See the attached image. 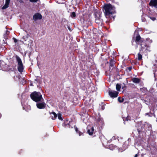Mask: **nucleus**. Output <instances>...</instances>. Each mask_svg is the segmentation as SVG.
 Wrapping results in <instances>:
<instances>
[{
  "label": "nucleus",
  "mask_w": 157,
  "mask_h": 157,
  "mask_svg": "<svg viewBox=\"0 0 157 157\" xmlns=\"http://www.w3.org/2000/svg\"><path fill=\"white\" fill-rule=\"evenodd\" d=\"M105 15L107 18L114 20L115 16L113 14L115 12L114 8L110 4H106L104 7Z\"/></svg>",
  "instance_id": "nucleus-1"
},
{
  "label": "nucleus",
  "mask_w": 157,
  "mask_h": 157,
  "mask_svg": "<svg viewBox=\"0 0 157 157\" xmlns=\"http://www.w3.org/2000/svg\"><path fill=\"white\" fill-rule=\"evenodd\" d=\"M30 97L33 101L36 102L44 101L42 95L40 92L34 91L31 94Z\"/></svg>",
  "instance_id": "nucleus-2"
},
{
  "label": "nucleus",
  "mask_w": 157,
  "mask_h": 157,
  "mask_svg": "<svg viewBox=\"0 0 157 157\" xmlns=\"http://www.w3.org/2000/svg\"><path fill=\"white\" fill-rule=\"evenodd\" d=\"M95 18V22L99 25L102 26L103 25V21L101 18V14L100 12L96 11L94 13Z\"/></svg>",
  "instance_id": "nucleus-3"
},
{
  "label": "nucleus",
  "mask_w": 157,
  "mask_h": 157,
  "mask_svg": "<svg viewBox=\"0 0 157 157\" xmlns=\"http://www.w3.org/2000/svg\"><path fill=\"white\" fill-rule=\"evenodd\" d=\"M16 58L17 62L18 63V70L19 72L22 73L23 71L24 67L21 59L17 56H16Z\"/></svg>",
  "instance_id": "nucleus-4"
},
{
  "label": "nucleus",
  "mask_w": 157,
  "mask_h": 157,
  "mask_svg": "<svg viewBox=\"0 0 157 157\" xmlns=\"http://www.w3.org/2000/svg\"><path fill=\"white\" fill-rule=\"evenodd\" d=\"M135 42L137 44H140L141 46V49H143L144 48V46H143V44L142 43L144 44V39L141 37L140 36L137 34L136 36L135 39Z\"/></svg>",
  "instance_id": "nucleus-5"
},
{
  "label": "nucleus",
  "mask_w": 157,
  "mask_h": 157,
  "mask_svg": "<svg viewBox=\"0 0 157 157\" xmlns=\"http://www.w3.org/2000/svg\"><path fill=\"white\" fill-rule=\"evenodd\" d=\"M41 102H37L36 106L37 107L40 109H44L46 107V104L43 101H41Z\"/></svg>",
  "instance_id": "nucleus-6"
},
{
  "label": "nucleus",
  "mask_w": 157,
  "mask_h": 157,
  "mask_svg": "<svg viewBox=\"0 0 157 157\" xmlns=\"http://www.w3.org/2000/svg\"><path fill=\"white\" fill-rule=\"evenodd\" d=\"M109 94L111 98H116L117 97L118 92L115 91L109 90L108 91Z\"/></svg>",
  "instance_id": "nucleus-7"
},
{
  "label": "nucleus",
  "mask_w": 157,
  "mask_h": 157,
  "mask_svg": "<svg viewBox=\"0 0 157 157\" xmlns=\"http://www.w3.org/2000/svg\"><path fill=\"white\" fill-rule=\"evenodd\" d=\"M97 123H98L99 125L101 124V126L99 128V129L101 130L103 128V125L104 124V122L103 119L101 117H99L97 119Z\"/></svg>",
  "instance_id": "nucleus-8"
},
{
  "label": "nucleus",
  "mask_w": 157,
  "mask_h": 157,
  "mask_svg": "<svg viewBox=\"0 0 157 157\" xmlns=\"http://www.w3.org/2000/svg\"><path fill=\"white\" fill-rule=\"evenodd\" d=\"M143 125V124H141V123H139L137 125H138V128H137V130L138 131L139 133H140L141 132H145V128L144 126H142Z\"/></svg>",
  "instance_id": "nucleus-9"
},
{
  "label": "nucleus",
  "mask_w": 157,
  "mask_h": 157,
  "mask_svg": "<svg viewBox=\"0 0 157 157\" xmlns=\"http://www.w3.org/2000/svg\"><path fill=\"white\" fill-rule=\"evenodd\" d=\"M33 19L35 21H36L38 19L40 20L42 19V16L39 13H35L33 17Z\"/></svg>",
  "instance_id": "nucleus-10"
},
{
  "label": "nucleus",
  "mask_w": 157,
  "mask_h": 157,
  "mask_svg": "<svg viewBox=\"0 0 157 157\" xmlns=\"http://www.w3.org/2000/svg\"><path fill=\"white\" fill-rule=\"evenodd\" d=\"M149 5L157 9V0H151Z\"/></svg>",
  "instance_id": "nucleus-11"
},
{
  "label": "nucleus",
  "mask_w": 157,
  "mask_h": 157,
  "mask_svg": "<svg viewBox=\"0 0 157 157\" xmlns=\"http://www.w3.org/2000/svg\"><path fill=\"white\" fill-rule=\"evenodd\" d=\"M142 126H144L145 129V132H146L147 130H149L151 129V125L145 122Z\"/></svg>",
  "instance_id": "nucleus-12"
},
{
  "label": "nucleus",
  "mask_w": 157,
  "mask_h": 157,
  "mask_svg": "<svg viewBox=\"0 0 157 157\" xmlns=\"http://www.w3.org/2000/svg\"><path fill=\"white\" fill-rule=\"evenodd\" d=\"M132 81L134 83H139L141 82L140 79L133 77L132 78Z\"/></svg>",
  "instance_id": "nucleus-13"
},
{
  "label": "nucleus",
  "mask_w": 157,
  "mask_h": 157,
  "mask_svg": "<svg viewBox=\"0 0 157 157\" xmlns=\"http://www.w3.org/2000/svg\"><path fill=\"white\" fill-rule=\"evenodd\" d=\"M115 61L113 59H111L109 62V67H114Z\"/></svg>",
  "instance_id": "nucleus-14"
},
{
  "label": "nucleus",
  "mask_w": 157,
  "mask_h": 157,
  "mask_svg": "<svg viewBox=\"0 0 157 157\" xmlns=\"http://www.w3.org/2000/svg\"><path fill=\"white\" fill-rule=\"evenodd\" d=\"M52 114L53 115L52 116V120H55L57 117V114L54 112H52Z\"/></svg>",
  "instance_id": "nucleus-15"
},
{
  "label": "nucleus",
  "mask_w": 157,
  "mask_h": 157,
  "mask_svg": "<svg viewBox=\"0 0 157 157\" xmlns=\"http://www.w3.org/2000/svg\"><path fill=\"white\" fill-rule=\"evenodd\" d=\"M121 88V84H117L116 85V89L117 91H120Z\"/></svg>",
  "instance_id": "nucleus-16"
},
{
  "label": "nucleus",
  "mask_w": 157,
  "mask_h": 157,
  "mask_svg": "<svg viewBox=\"0 0 157 157\" xmlns=\"http://www.w3.org/2000/svg\"><path fill=\"white\" fill-rule=\"evenodd\" d=\"M9 4L5 2L4 6L2 7V9L4 10L6 9L9 7Z\"/></svg>",
  "instance_id": "nucleus-17"
},
{
  "label": "nucleus",
  "mask_w": 157,
  "mask_h": 157,
  "mask_svg": "<svg viewBox=\"0 0 157 157\" xmlns=\"http://www.w3.org/2000/svg\"><path fill=\"white\" fill-rule=\"evenodd\" d=\"M76 13L74 12H73L70 13V17H71L73 18H75L76 17Z\"/></svg>",
  "instance_id": "nucleus-18"
},
{
  "label": "nucleus",
  "mask_w": 157,
  "mask_h": 157,
  "mask_svg": "<svg viewBox=\"0 0 157 157\" xmlns=\"http://www.w3.org/2000/svg\"><path fill=\"white\" fill-rule=\"evenodd\" d=\"M142 56L141 54L139 53L138 54V59L139 60H141L142 59Z\"/></svg>",
  "instance_id": "nucleus-19"
},
{
  "label": "nucleus",
  "mask_w": 157,
  "mask_h": 157,
  "mask_svg": "<svg viewBox=\"0 0 157 157\" xmlns=\"http://www.w3.org/2000/svg\"><path fill=\"white\" fill-rule=\"evenodd\" d=\"M118 100L120 103H121L123 102L124 99L123 98H121L120 97H119L118 98Z\"/></svg>",
  "instance_id": "nucleus-20"
},
{
  "label": "nucleus",
  "mask_w": 157,
  "mask_h": 157,
  "mask_svg": "<svg viewBox=\"0 0 157 157\" xmlns=\"http://www.w3.org/2000/svg\"><path fill=\"white\" fill-rule=\"evenodd\" d=\"M58 119L59 120H63V118H62V116H61V114L60 113H58Z\"/></svg>",
  "instance_id": "nucleus-21"
},
{
  "label": "nucleus",
  "mask_w": 157,
  "mask_h": 157,
  "mask_svg": "<svg viewBox=\"0 0 157 157\" xmlns=\"http://www.w3.org/2000/svg\"><path fill=\"white\" fill-rule=\"evenodd\" d=\"M144 43H142V44H143V46H144V48H143V49H141H141H140L142 50L144 49V47H146L147 48L148 47V45L146 44L145 42L144 41Z\"/></svg>",
  "instance_id": "nucleus-22"
},
{
  "label": "nucleus",
  "mask_w": 157,
  "mask_h": 157,
  "mask_svg": "<svg viewBox=\"0 0 157 157\" xmlns=\"http://www.w3.org/2000/svg\"><path fill=\"white\" fill-rule=\"evenodd\" d=\"M123 85L122 86V89L123 90H125L127 89V86L125 85L124 83H123Z\"/></svg>",
  "instance_id": "nucleus-23"
},
{
  "label": "nucleus",
  "mask_w": 157,
  "mask_h": 157,
  "mask_svg": "<svg viewBox=\"0 0 157 157\" xmlns=\"http://www.w3.org/2000/svg\"><path fill=\"white\" fill-rule=\"evenodd\" d=\"M87 132L90 135H92L93 134L92 132H91V130L88 129L87 130Z\"/></svg>",
  "instance_id": "nucleus-24"
},
{
  "label": "nucleus",
  "mask_w": 157,
  "mask_h": 157,
  "mask_svg": "<svg viewBox=\"0 0 157 157\" xmlns=\"http://www.w3.org/2000/svg\"><path fill=\"white\" fill-rule=\"evenodd\" d=\"M56 0V2L57 3H62L63 2H62L63 1V0Z\"/></svg>",
  "instance_id": "nucleus-25"
},
{
  "label": "nucleus",
  "mask_w": 157,
  "mask_h": 157,
  "mask_svg": "<svg viewBox=\"0 0 157 157\" xmlns=\"http://www.w3.org/2000/svg\"><path fill=\"white\" fill-rule=\"evenodd\" d=\"M148 17L153 21H155L156 20V18L155 17H151L150 16H149Z\"/></svg>",
  "instance_id": "nucleus-26"
},
{
  "label": "nucleus",
  "mask_w": 157,
  "mask_h": 157,
  "mask_svg": "<svg viewBox=\"0 0 157 157\" xmlns=\"http://www.w3.org/2000/svg\"><path fill=\"white\" fill-rule=\"evenodd\" d=\"M28 36H24L23 37L22 39L25 41H26L27 39L28 38Z\"/></svg>",
  "instance_id": "nucleus-27"
},
{
  "label": "nucleus",
  "mask_w": 157,
  "mask_h": 157,
  "mask_svg": "<svg viewBox=\"0 0 157 157\" xmlns=\"http://www.w3.org/2000/svg\"><path fill=\"white\" fill-rule=\"evenodd\" d=\"M15 77L17 78L18 79H20V78H21V76L19 75H16V77L14 76V79H15Z\"/></svg>",
  "instance_id": "nucleus-28"
},
{
  "label": "nucleus",
  "mask_w": 157,
  "mask_h": 157,
  "mask_svg": "<svg viewBox=\"0 0 157 157\" xmlns=\"http://www.w3.org/2000/svg\"><path fill=\"white\" fill-rule=\"evenodd\" d=\"M39 0H29V1L32 2H36Z\"/></svg>",
  "instance_id": "nucleus-29"
},
{
  "label": "nucleus",
  "mask_w": 157,
  "mask_h": 157,
  "mask_svg": "<svg viewBox=\"0 0 157 157\" xmlns=\"http://www.w3.org/2000/svg\"><path fill=\"white\" fill-rule=\"evenodd\" d=\"M134 42H135V40L134 39V38L132 39V40L131 41L132 45H133L134 44Z\"/></svg>",
  "instance_id": "nucleus-30"
},
{
  "label": "nucleus",
  "mask_w": 157,
  "mask_h": 157,
  "mask_svg": "<svg viewBox=\"0 0 157 157\" xmlns=\"http://www.w3.org/2000/svg\"><path fill=\"white\" fill-rule=\"evenodd\" d=\"M129 85L130 86L132 87H133V88H134L135 87V86L133 84L130 83V84H129Z\"/></svg>",
  "instance_id": "nucleus-31"
},
{
  "label": "nucleus",
  "mask_w": 157,
  "mask_h": 157,
  "mask_svg": "<svg viewBox=\"0 0 157 157\" xmlns=\"http://www.w3.org/2000/svg\"><path fill=\"white\" fill-rule=\"evenodd\" d=\"M75 130L76 132L77 133H78V131H79L78 130V128L75 126Z\"/></svg>",
  "instance_id": "nucleus-32"
},
{
  "label": "nucleus",
  "mask_w": 157,
  "mask_h": 157,
  "mask_svg": "<svg viewBox=\"0 0 157 157\" xmlns=\"http://www.w3.org/2000/svg\"><path fill=\"white\" fill-rule=\"evenodd\" d=\"M13 40L14 41V42H15V43H17V41H18V40L16 39L14 37H13Z\"/></svg>",
  "instance_id": "nucleus-33"
},
{
  "label": "nucleus",
  "mask_w": 157,
  "mask_h": 157,
  "mask_svg": "<svg viewBox=\"0 0 157 157\" xmlns=\"http://www.w3.org/2000/svg\"><path fill=\"white\" fill-rule=\"evenodd\" d=\"M79 134V136H81V135H83V133L81 132L80 131H78V133Z\"/></svg>",
  "instance_id": "nucleus-34"
},
{
  "label": "nucleus",
  "mask_w": 157,
  "mask_h": 157,
  "mask_svg": "<svg viewBox=\"0 0 157 157\" xmlns=\"http://www.w3.org/2000/svg\"><path fill=\"white\" fill-rule=\"evenodd\" d=\"M91 132H92V133H93V132L94 131V129L93 126L91 128Z\"/></svg>",
  "instance_id": "nucleus-35"
},
{
  "label": "nucleus",
  "mask_w": 157,
  "mask_h": 157,
  "mask_svg": "<svg viewBox=\"0 0 157 157\" xmlns=\"http://www.w3.org/2000/svg\"><path fill=\"white\" fill-rule=\"evenodd\" d=\"M71 122H69V123H67L66 122H65V124L67 125V124L68 125V126H69V128H70V123H71Z\"/></svg>",
  "instance_id": "nucleus-36"
},
{
  "label": "nucleus",
  "mask_w": 157,
  "mask_h": 157,
  "mask_svg": "<svg viewBox=\"0 0 157 157\" xmlns=\"http://www.w3.org/2000/svg\"><path fill=\"white\" fill-rule=\"evenodd\" d=\"M10 0H6L5 2L10 4Z\"/></svg>",
  "instance_id": "nucleus-37"
},
{
  "label": "nucleus",
  "mask_w": 157,
  "mask_h": 157,
  "mask_svg": "<svg viewBox=\"0 0 157 157\" xmlns=\"http://www.w3.org/2000/svg\"><path fill=\"white\" fill-rule=\"evenodd\" d=\"M128 69L129 71H131L132 68V67H128Z\"/></svg>",
  "instance_id": "nucleus-38"
},
{
  "label": "nucleus",
  "mask_w": 157,
  "mask_h": 157,
  "mask_svg": "<svg viewBox=\"0 0 157 157\" xmlns=\"http://www.w3.org/2000/svg\"><path fill=\"white\" fill-rule=\"evenodd\" d=\"M140 155V154L139 153L136 154L134 157H138V156Z\"/></svg>",
  "instance_id": "nucleus-39"
},
{
  "label": "nucleus",
  "mask_w": 157,
  "mask_h": 157,
  "mask_svg": "<svg viewBox=\"0 0 157 157\" xmlns=\"http://www.w3.org/2000/svg\"><path fill=\"white\" fill-rule=\"evenodd\" d=\"M19 1L21 3H22L24 2L22 0H19Z\"/></svg>",
  "instance_id": "nucleus-40"
},
{
  "label": "nucleus",
  "mask_w": 157,
  "mask_h": 157,
  "mask_svg": "<svg viewBox=\"0 0 157 157\" xmlns=\"http://www.w3.org/2000/svg\"><path fill=\"white\" fill-rule=\"evenodd\" d=\"M101 108L102 110H104L105 109L104 105H102Z\"/></svg>",
  "instance_id": "nucleus-41"
},
{
  "label": "nucleus",
  "mask_w": 157,
  "mask_h": 157,
  "mask_svg": "<svg viewBox=\"0 0 157 157\" xmlns=\"http://www.w3.org/2000/svg\"><path fill=\"white\" fill-rule=\"evenodd\" d=\"M14 70V68H11L10 69V70H11L12 71H13Z\"/></svg>",
  "instance_id": "nucleus-42"
},
{
  "label": "nucleus",
  "mask_w": 157,
  "mask_h": 157,
  "mask_svg": "<svg viewBox=\"0 0 157 157\" xmlns=\"http://www.w3.org/2000/svg\"><path fill=\"white\" fill-rule=\"evenodd\" d=\"M22 150H21L19 152V154H21V153L22 152Z\"/></svg>",
  "instance_id": "nucleus-43"
},
{
  "label": "nucleus",
  "mask_w": 157,
  "mask_h": 157,
  "mask_svg": "<svg viewBox=\"0 0 157 157\" xmlns=\"http://www.w3.org/2000/svg\"><path fill=\"white\" fill-rule=\"evenodd\" d=\"M150 114L149 113H146V115H149Z\"/></svg>",
  "instance_id": "nucleus-44"
},
{
  "label": "nucleus",
  "mask_w": 157,
  "mask_h": 157,
  "mask_svg": "<svg viewBox=\"0 0 157 157\" xmlns=\"http://www.w3.org/2000/svg\"><path fill=\"white\" fill-rule=\"evenodd\" d=\"M2 117V114H1L0 113V118H1Z\"/></svg>",
  "instance_id": "nucleus-45"
},
{
  "label": "nucleus",
  "mask_w": 157,
  "mask_h": 157,
  "mask_svg": "<svg viewBox=\"0 0 157 157\" xmlns=\"http://www.w3.org/2000/svg\"><path fill=\"white\" fill-rule=\"evenodd\" d=\"M68 29H69L70 30H71V29H70V28H68Z\"/></svg>",
  "instance_id": "nucleus-46"
},
{
  "label": "nucleus",
  "mask_w": 157,
  "mask_h": 157,
  "mask_svg": "<svg viewBox=\"0 0 157 157\" xmlns=\"http://www.w3.org/2000/svg\"><path fill=\"white\" fill-rule=\"evenodd\" d=\"M83 24H84V23H85V22H84V21H83Z\"/></svg>",
  "instance_id": "nucleus-47"
},
{
  "label": "nucleus",
  "mask_w": 157,
  "mask_h": 157,
  "mask_svg": "<svg viewBox=\"0 0 157 157\" xmlns=\"http://www.w3.org/2000/svg\"><path fill=\"white\" fill-rule=\"evenodd\" d=\"M31 86H33V84H31Z\"/></svg>",
  "instance_id": "nucleus-48"
},
{
  "label": "nucleus",
  "mask_w": 157,
  "mask_h": 157,
  "mask_svg": "<svg viewBox=\"0 0 157 157\" xmlns=\"http://www.w3.org/2000/svg\"><path fill=\"white\" fill-rule=\"evenodd\" d=\"M35 80L36 81H37V79H35Z\"/></svg>",
  "instance_id": "nucleus-49"
}]
</instances>
